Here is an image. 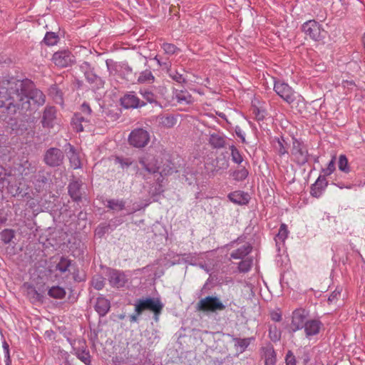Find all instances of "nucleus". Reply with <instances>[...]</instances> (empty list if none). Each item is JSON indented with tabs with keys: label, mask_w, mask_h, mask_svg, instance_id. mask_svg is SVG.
Wrapping results in <instances>:
<instances>
[{
	"label": "nucleus",
	"mask_w": 365,
	"mask_h": 365,
	"mask_svg": "<svg viewBox=\"0 0 365 365\" xmlns=\"http://www.w3.org/2000/svg\"><path fill=\"white\" fill-rule=\"evenodd\" d=\"M271 318L274 322H280L282 320V315L277 312H273L271 314Z\"/></svg>",
	"instance_id": "60"
},
{
	"label": "nucleus",
	"mask_w": 365,
	"mask_h": 365,
	"mask_svg": "<svg viewBox=\"0 0 365 365\" xmlns=\"http://www.w3.org/2000/svg\"><path fill=\"white\" fill-rule=\"evenodd\" d=\"M314 184L324 191L328 185L326 176L319 175Z\"/></svg>",
	"instance_id": "49"
},
{
	"label": "nucleus",
	"mask_w": 365,
	"mask_h": 365,
	"mask_svg": "<svg viewBox=\"0 0 365 365\" xmlns=\"http://www.w3.org/2000/svg\"><path fill=\"white\" fill-rule=\"evenodd\" d=\"M162 48L165 53L168 55H173L179 49L173 43H164L162 45Z\"/></svg>",
	"instance_id": "45"
},
{
	"label": "nucleus",
	"mask_w": 365,
	"mask_h": 365,
	"mask_svg": "<svg viewBox=\"0 0 365 365\" xmlns=\"http://www.w3.org/2000/svg\"><path fill=\"white\" fill-rule=\"evenodd\" d=\"M155 81V77L151 71L146 69L139 73L137 81L138 83H152Z\"/></svg>",
	"instance_id": "28"
},
{
	"label": "nucleus",
	"mask_w": 365,
	"mask_h": 365,
	"mask_svg": "<svg viewBox=\"0 0 365 365\" xmlns=\"http://www.w3.org/2000/svg\"><path fill=\"white\" fill-rule=\"evenodd\" d=\"M235 133L237 135V137H239L242 140L243 143L245 142V133L240 127L237 126L235 128Z\"/></svg>",
	"instance_id": "57"
},
{
	"label": "nucleus",
	"mask_w": 365,
	"mask_h": 365,
	"mask_svg": "<svg viewBox=\"0 0 365 365\" xmlns=\"http://www.w3.org/2000/svg\"><path fill=\"white\" fill-rule=\"evenodd\" d=\"M125 202L123 200L111 199L107 201V207L113 210H123Z\"/></svg>",
	"instance_id": "30"
},
{
	"label": "nucleus",
	"mask_w": 365,
	"mask_h": 365,
	"mask_svg": "<svg viewBox=\"0 0 365 365\" xmlns=\"http://www.w3.org/2000/svg\"><path fill=\"white\" fill-rule=\"evenodd\" d=\"M185 256H186L185 257V262H190V264H193V263L192 262V257H191L190 255H184Z\"/></svg>",
	"instance_id": "64"
},
{
	"label": "nucleus",
	"mask_w": 365,
	"mask_h": 365,
	"mask_svg": "<svg viewBox=\"0 0 365 365\" xmlns=\"http://www.w3.org/2000/svg\"><path fill=\"white\" fill-rule=\"evenodd\" d=\"M110 307V302L103 297L97 298L95 309L100 316H105Z\"/></svg>",
	"instance_id": "18"
},
{
	"label": "nucleus",
	"mask_w": 365,
	"mask_h": 365,
	"mask_svg": "<svg viewBox=\"0 0 365 365\" xmlns=\"http://www.w3.org/2000/svg\"><path fill=\"white\" fill-rule=\"evenodd\" d=\"M2 346L4 350L6 365H10L11 363V360L9 354V346L6 341H4Z\"/></svg>",
	"instance_id": "48"
},
{
	"label": "nucleus",
	"mask_w": 365,
	"mask_h": 365,
	"mask_svg": "<svg viewBox=\"0 0 365 365\" xmlns=\"http://www.w3.org/2000/svg\"><path fill=\"white\" fill-rule=\"evenodd\" d=\"M286 365H296L295 356L291 351H289L286 356Z\"/></svg>",
	"instance_id": "50"
},
{
	"label": "nucleus",
	"mask_w": 365,
	"mask_h": 365,
	"mask_svg": "<svg viewBox=\"0 0 365 365\" xmlns=\"http://www.w3.org/2000/svg\"><path fill=\"white\" fill-rule=\"evenodd\" d=\"M46 96L43 92L35 88L33 82L26 80H15L9 83L8 89L0 91V106L13 108L16 112L34 110L43 106Z\"/></svg>",
	"instance_id": "1"
},
{
	"label": "nucleus",
	"mask_w": 365,
	"mask_h": 365,
	"mask_svg": "<svg viewBox=\"0 0 365 365\" xmlns=\"http://www.w3.org/2000/svg\"><path fill=\"white\" fill-rule=\"evenodd\" d=\"M339 169L344 173H349V167L348 160L344 155H341L339 158Z\"/></svg>",
	"instance_id": "43"
},
{
	"label": "nucleus",
	"mask_w": 365,
	"mask_h": 365,
	"mask_svg": "<svg viewBox=\"0 0 365 365\" xmlns=\"http://www.w3.org/2000/svg\"><path fill=\"white\" fill-rule=\"evenodd\" d=\"M226 305L216 296H207L196 304V310L203 312H217L225 310Z\"/></svg>",
	"instance_id": "3"
},
{
	"label": "nucleus",
	"mask_w": 365,
	"mask_h": 365,
	"mask_svg": "<svg viewBox=\"0 0 365 365\" xmlns=\"http://www.w3.org/2000/svg\"><path fill=\"white\" fill-rule=\"evenodd\" d=\"M154 60L157 61L158 64L160 66H165L166 68H169L170 67V64L168 63H166V62H161L160 59L158 58V56H156L155 58H154Z\"/></svg>",
	"instance_id": "59"
},
{
	"label": "nucleus",
	"mask_w": 365,
	"mask_h": 365,
	"mask_svg": "<svg viewBox=\"0 0 365 365\" xmlns=\"http://www.w3.org/2000/svg\"><path fill=\"white\" fill-rule=\"evenodd\" d=\"M209 143L213 148H222L225 145V139L222 133H214L210 135Z\"/></svg>",
	"instance_id": "19"
},
{
	"label": "nucleus",
	"mask_w": 365,
	"mask_h": 365,
	"mask_svg": "<svg viewBox=\"0 0 365 365\" xmlns=\"http://www.w3.org/2000/svg\"><path fill=\"white\" fill-rule=\"evenodd\" d=\"M322 192L323 190H321L319 186H316L315 184H313L311 187V195L313 196V197H319L322 194Z\"/></svg>",
	"instance_id": "51"
},
{
	"label": "nucleus",
	"mask_w": 365,
	"mask_h": 365,
	"mask_svg": "<svg viewBox=\"0 0 365 365\" xmlns=\"http://www.w3.org/2000/svg\"><path fill=\"white\" fill-rule=\"evenodd\" d=\"M59 40L58 36L53 32H47L43 38V42L47 46H54Z\"/></svg>",
	"instance_id": "34"
},
{
	"label": "nucleus",
	"mask_w": 365,
	"mask_h": 365,
	"mask_svg": "<svg viewBox=\"0 0 365 365\" xmlns=\"http://www.w3.org/2000/svg\"><path fill=\"white\" fill-rule=\"evenodd\" d=\"M274 90L284 101L289 104L296 100V93L287 83L282 81H275Z\"/></svg>",
	"instance_id": "8"
},
{
	"label": "nucleus",
	"mask_w": 365,
	"mask_h": 365,
	"mask_svg": "<svg viewBox=\"0 0 365 365\" xmlns=\"http://www.w3.org/2000/svg\"><path fill=\"white\" fill-rule=\"evenodd\" d=\"M252 259L242 260L239 263L238 269L241 272H247L252 267Z\"/></svg>",
	"instance_id": "46"
},
{
	"label": "nucleus",
	"mask_w": 365,
	"mask_h": 365,
	"mask_svg": "<svg viewBox=\"0 0 365 365\" xmlns=\"http://www.w3.org/2000/svg\"><path fill=\"white\" fill-rule=\"evenodd\" d=\"M81 113L85 115H91V109L89 105L86 103H83L81 106Z\"/></svg>",
	"instance_id": "53"
},
{
	"label": "nucleus",
	"mask_w": 365,
	"mask_h": 365,
	"mask_svg": "<svg viewBox=\"0 0 365 365\" xmlns=\"http://www.w3.org/2000/svg\"><path fill=\"white\" fill-rule=\"evenodd\" d=\"M56 91V101H62V98H61V93L59 92L58 91H57V88L56 87H52L51 89V92L52 91Z\"/></svg>",
	"instance_id": "62"
},
{
	"label": "nucleus",
	"mask_w": 365,
	"mask_h": 365,
	"mask_svg": "<svg viewBox=\"0 0 365 365\" xmlns=\"http://www.w3.org/2000/svg\"><path fill=\"white\" fill-rule=\"evenodd\" d=\"M75 354L77 358L83 362L86 365H90L91 364V355L88 350L86 347L82 346L78 349L74 348Z\"/></svg>",
	"instance_id": "22"
},
{
	"label": "nucleus",
	"mask_w": 365,
	"mask_h": 365,
	"mask_svg": "<svg viewBox=\"0 0 365 365\" xmlns=\"http://www.w3.org/2000/svg\"><path fill=\"white\" fill-rule=\"evenodd\" d=\"M26 296L32 303L42 302L43 295L31 285L26 287Z\"/></svg>",
	"instance_id": "25"
},
{
	"label": "nucleus",
	"mask_w": 365,
	"mask_h": 365,
	"mask_svg": "<svg viewBox=\"0 0 365 365\" xmlns=\"http://www.w3.org/2000/svg\"><path fill=\"white\" fill-rule=\"evenodd\" d=\"M88 117L89 115H83L81 113H76L72 118V122H75L76 123H81L86 126L90 120Z\"/></svg>",
	"instance_id": "41"
},
{
	"label": "nucleus",
	"mask_w": 365,
	"mask_h": 365,
	"mask_svg": "<svg viewBox=\"0 0 365 365\" xmlns=\"http://www.w3.org/2000/svg\"><path fill=\"white\" fill-rule=\"evenodd\" d=\"M309 316V311L303 308L296 309L292 312V322H291V329L292 331H297L303 329L306 322L307 320V317Z\"/></svg>",
	"instance_id": "9"
},
{
	"label": "nucleus",
	"mask_w": 365,
	"mask_h": 365,
	"mask_svg": "<svg viewBox=\"0 0 365 365\" xmlns=\"http://www.w3.org/2000/svg\"><path fill=\"white\" fill-rule=\"evenodd\" d=\"M138 163L140 165L142 170H138L137 173L143 175L145 177V173L150 175H154L160 173L163 175V173H165L163 170L160 172V166L158 159L153 154L145 153L138 158Z\"/></svg>",
	"instance_id": "2"
},
{
	"label": "nucleus",
	"mask_w": 365,
	"mask_h": 365,
	"mask_svg": "<svg viewBox=\"0 0 365 365\" xmlns=\"http://www.w3.org/2000/svg\"><path fill=\"white\" fill-rule=\"evenodd\" d=\"M82 182L78 180H72L68 185V193L74 201H80L81 200V187Z\"/></svg>",
	"instance_id": "17"
},
{
	"label": "nucleus",
	"mask_w": 365,
	"mask_h": 365,
	"mask_svg": "<svg viewBox=\"0 0 365 365\" xmlns=\"http://www.w3.org/2000/svg\"><path fill=\"white\" fill-rule=\"evenodd\" d=\"M252 251V247L249 244H245L239 247L238 249L234 250L231 252L230 257L235 259H243L248 254H250Z\"/></svg>",
	"instance_id": "20"
},
{
	"label": "nucleus",
	"mask_w": 365,
	"mask_h": 365,
	"mask_svg": "<svg viewBox=\"0 0 365 365\" xmlns=\"http://www.w3.org/2000/svg\"><path fill=\"white\" fill-rule=\"evenodd\" d=\"M176 97L180 103L190 104L194 101L192 96L187 91H180L177 93Z\"/></svg>",
	"instance_id": "32"
},
{
	"label": "nucleus",
	"mask_w": 365,
	"mask_h": 365,
	"mask_svg": "<svg viewBox=\"0 0 365 365\" xmlns=\"http://www.w3.org/2000/svg\"><path fill=\"white\" fill-rule=\"evenodd\" d=\"M291 155L293 160L299 165H304L309 158L307 145L301 140L293 138Z\"/></svg>",
	"instance_id": "5"
},
{
	"label": "nucleus",
	"mask_w": 365,
	"mask_h": 365,
	"mask_svg": "<svg viewBox=\"0 0 365 365\" xmlns=\"http://www.w3.org/2000/svg\"><path fill=\"white\" fill-rule=\"evenodd\" d=\"M7 220L6 217L4 215L2 211H0V226L4 224Z\"/></svg>",
	"instance_id": "63"
},
{
	"label": "nucleus",
	"mask_w": 365,
	"mask_h": 365,
	"mask_svg": "<svg viewBox=\"0 0 365 365\" xmlns=\"http://www.w3.org/2000/svg\"><path fill=\"white\" fill-rule=\"evenodd\" d=\"M141 314H138V312H135L131 315H130L129 317V319H130V322L131 323H134V322H137L138 321V317Z\"/></svg>",
	"instance_id": "61"
},
{
	"label": "nucleus",
	"mask_w": 365,
	"mask_h": 365,
	"mask_svg": "<svg viewBox=\"0 0 365 365\" xmlns=\"http://www.w3.org/2000/svg\"><path fill=\"white\" fill-rule=\"evenodd\" d=\"M56 119V109L52 106L45 108L41 120L42 125L44 128H53L54 120Z\"/></svg>",
	"instance_id": "15"
},
{
	"label": "nucleus",
	"mask_w": 365,
	"mask_h": 365,
	"mask_svg": "<svg viewBox=\"0 0 365 365\" xmlns=\"http://www.w3.org/2000/svg\"><path fill=\"white\" fill-rule=\"evenodd\" d=\"M163 307V304L158 298L139 299L135 304V312L142 314L144 311L149 310L158 314L162 312Z\"/></svg>",
	"instance_id": "4"
},
{
	"label": "nucleus",
	"mask_w": 365,
	"mask_h": 365,
	"mask_svg": "<svg viewBox=\"0 0 365 365\" xmlns=\"http://www.w3.org/2000/svg\"><path fill=\"white\" fill-rule=\"evenodd\" d=\"M91 283L96 289L101 290L104 287L105 278L99 274L95 275L92 279Z\"/></svg>",
	"instance_id": "36"
},
{
	"label": "nucleus",
	"mask_w": 365,
	"mask_h": 365,
	"mask_svg": "<svg viewBox=\"0 0 365 365\" xmlns=\"http://www.w3.org/2000/svg\"><path fill=\"white\" fill-rule=\"evenodd\" d=\"M229 167V162L225 157L218 158L217 159V163L215 167V171L219 172L220 170H224L227 169Z\"/></svg>",
	"instance_id": "38"
},
{
	"label": "nucleus",
	"mask_w": 365,
	"mask_h": 365,
	"mask_svg": "<svg viewBox=\"0 0 365 365\" xmlns=\"http://www.w3.org/2000/svg\"><path fill=\"white\" fill-rule=\"evenodd\" d=\"M150 142L149 133L143 128H136L132 130L128 136V143L133 147L142 148Z\"/></svg>",
	"instance_id": "7"
},
{
	"label": "nucleus",
	"mask_w": 365,
	"mask_h": 365,
	"mask_svg": "<svg viewBox=\"0 0 365 365\" xmlns=\"http://www.w3.org/2000/svg\"><path fill=\"white\" fill-rule=\"evenodd\" d=\"M52 60L55 65L59 67H67L71 66L74 62V56L68 50H63L56 52L53 55Z\"/></svg>",
	"instance_id": "12"
},
{
	"label": "nucleus",
	"mask_w": 365,
	"mask_h": 365,
	"mask_svg": "<svg viewBox=\"0 0 365 365\" xmlns=\"http://www.w3.org/2000/svg\"><path fill=\"white\" fill-rule=\"evenodd\" d=\"M335 170V157H332L326 168L322 170L324 176L330 175Z\"/></svg>",
	"instance_id": "47"
},
{
	"label": "nucleus",
	"mask_w": 365,
	"mask_h": 365,
	"mask_svg": "<svg viewBox=\"0 0 365 365\" xmlns=\"http://www.w3.org/2000/svg\"><path fill=\"white\" fill-rule=\"evenodd\" d=\"M48 295L54 299H62L66 296V291L61 287L53 286L48 289Z\"/></svg>",
	"instance_id": "29"
},
{
	"label": "nucleus",
	"mask_w": 365,
	"mask_h": 365,
	"mask_svg": "<svg viewBox=\"0 0 365 365\" xmlns=\"http://www.w3.org/2000/svg\"><path fill=\"white\" fill-rule=\"evenodd\" d=\"M121 72L124 76H128L133 74V68L128 64L123 63L121 66ZM127 79H128V77H127Z\"/></svg>",
	"instance_id": "52"
},
{
	"label": "nucleus",
	"mask_w": 365,
	"mask_h": 365,
	"mask_svg": "<svg viewBox=\"0 0 365 365\" xmlns=\"http://www.w3.org/2000/svg\"><path fill=\"white\" fill-rule=\"evenodd\" d=\"M289 231L287 230V225L284 224H282L277 235L275 237V241L277 242L278 241L284 242L287 237Z\"/></svg>",
	"instance_id": "37"
},
{
	"label": "nucleus",
	"mask_w": 365,
	"mask_h": 365,
	"mask_svg": "<svg viewBox=\"0 0 365 365\" xmlns=\"http://www.w3.org/2000/svg\"><path fill=\"white\" fill-rule=\"evenodd\" d=\"M230 200L239 205H243L248 202V195L243 192H235L229 195Z\"/></svg>",
	"instance_id": "24"
},
{
	"label": "nucleus",
	"mask_w": 365,
	"mask_h": 365,
	"mask_svg": "<svg viewBox=\"0 0 365 365\" xmlns=\"http://www.w3.org/2000/svg\"><path fill=\"white\" fill-rule=\"evenodd\" d=\"M302 30L312 40L319 41L325 38L327 32L315 20H309L302 24Z\"/></svg>",
	"instance_id": "6"
},
{
	"label": "nucleus",
	"mask_w": 365,
	"mask_h": 365,
	"mask_svg": "<svg viewBox=\"0 0 365 365\" xmlns=\"http://www.w3.org/2000/svg\"><path fill=\"white\" fill-rule=\"evenodd\" d=\"M63 158L64 155L60 149L51 148L46 152L44 162L51 167H56L63 163Z\"/></svg>",
	"instance_id": "10"
},
{
	"label": "nucleus",
	"mask_w": 365,
	"mask_h": 365,
	"mask_svg": "<svg viewBox=\"0 0 365 365\" xmlns=\"http://www.w3.org/2000/svg\"><path fill=\"white\" fill-rule=\"evenodd\" d=\"M284 144H285V141L283 138L277 139V145H275V148L277 150L278 154L280 156L287 154V149L285 147Z\"/></svg>",
	"instance_id": "44"
},
{
	"label": "nucleus",
	"mask_w": 365,
	"mask_h": 365,
	"mask_svg": "<svg viewBox=\"0 0 365 365\" xmlns=\"http://www.w3.org/2000/svg\"><path fill=\"white\" fill-rule=\"evenodd\" d=\"M72 267V261L67 257H61L59 262L56 265V270L61 274L70 272V267Z\"/></svg>",
	"instance_id": "26"
},
{
	"label": "nucleus",
	"mask_w": 365,
	"mask_h": 365,
	"mask_svg": "<svg viewBox=\"0 0 365 365\" xmlns=\"http://www.w3.org/2000/svg\"><path fill=\"white\" fill-rule=\"evenodd\" d=\"M117 160L123 168H128L132 165V161L128 158L123 159L118 158Z\"/></svg>",
	"instance_id": "55"
},
{
	"label": "nucleus",
	"mask_w": 365,
	"mask_h": 365,
	"mask_svg": "<svg viewBox=\"0 0 365 365\" xmlns=\"http://www.w3.org/2000/svg\"><path fill=\"white\" fill-rule=\"evenodd\" d=\"M81 67L84 71L85 77L89 83L94 84L97 88L103 86L104 81L93 72L88 62H84Z\"/></svg>",
	"instance_id": "14"
},
{
	"label": "nucleus",
	"mask_w": 365,
	"mask_h": 365,
	"mask_svg": "<svg viewBox=\"0 0 365 365\" xmlns=\"http://www.w3.org/2000/svg\"><path fill=\"white\" fill-rule=\"evenodd\" d=\"M252 339V338H235L234 339L235 341V346L240 349V353H242L248 347Z\"/></svg>",
	"instance_id": "31"
},
{
	"label": "nucleus",
	"mask_w": 365,
	"mask_h": 365,
	"mask_svg": "<svg viewBox=\"0 0 365 365\" xmlns=\"http://www.w3.org/2000/svg\"><path fill=\"white\" fill-rule=\"evenodd\" d=\"M122 106L125 108H137L145 106V103L140 100L134 92H129L120 98Z\"/></svg>",
	"instance_id": "13"
},
{
	"label": "nucleus",
	"mask_w": 365,
	"mask_h": 365,
	"mask_svg": "<svg viewBox=\"0 0 365 365\" xmlns=\"http://www.w3.org/2000/svg\"><path fill=\"white\" fill-rule=\"evenodd\" d=\"M140 93L148 103L158 104L157 96L153 92L147 89H141Z\"/></svg>",
	"instance_id": "35"
},
{
	"label": "nucleus",
	"mask_w": 365,
	"mask_h": 365,
	"mask_svg": "<svg viewBox=\"0 0 365 365\" xmlns=\"http://www.w3.org/2000/svg\"><path fill=\"white\" fill-rule=\"evenodd\" d=\"M230 150L232 161L237 164H240L243 161V158L239 150L234 145L230 147Z\"/></svg>",
	"instance_id": "42"
},
{
	"label": "nucleus",
	"mask_w": 365,
	"mask_h": 365,
	"mask_svg": "<svg viewBox=\"0 0 365 365\" xmlns=\"http://www.w3.org/2000/svg\"><path fill=\"white\" fill-rule=\"evenodd\" d=\"M72 125H73V129L76 132H82L84 129L83 124H82L81 123H76L75 122H72Z\"/></svg>",
	"instance_id": "58"
},
{
	"label": "nucleus",
	"mask_w": 365,
	"mask_h": 365,
	"mask_svg": "<svg viewBox=\"0 0 365 365\" xmlns=\"http://www.w3.org/2000/svg\"><path fill=\"white\" fill-rule=\"evenodd\" d=\"M341 296V292L338 290H335L333 292L329 297L328 301L331 303L334 300L337 299Z\"/></svg>",
	"instance_id": "56"
},
{
	"label": "nucleus",
	"mask_w": 365,
	"mask_h": 365,
	"mask_svg": "<svg viewBox=\"0 0 365 365\" xmlns=\"http://www.w3.org/2000/svg\"><path fill=\"white\" fill-rule=\"evenodd\" d=\"M168 73L169 76L178 83H185L187 82L186 78L177 70H172L169 68L168 69Z\"/></svg>",
	"instance_id": "33"
},
{
	"label": "nucleus",
	"mask_w": 365,
	"mask_h": 365,
	"mask_svg": "<svg viewBox=\"0 0 365 365\" xmlns=\"http://www.w3.org/2000/svg\"><path fill=\"white\" fill-rule=\"evenodd\" d=\"M107 277L110 284L113 287H123L128 282V277L124 272L117 269H109Z\"/></svg>",
	"instance_id": "11"
},
{
	"label": "nucleus",
	"mask_w": 365,
	"mask_h": 365,
	"mask_svg": "<svg viewBox=\"0 0 365 365\" xmlns=\"http://www.w3.org/2000/svg\"><path fill=\"white\" fill-rule=\"evenodd\" d=\"M1 240L5 243H9L15 236L14 231L13 230L5 229L1 233Z\"/></svg>",
	"instance_id": "39"
},
{
	"label": "nucleus",
	"mask_w": 365,
	"mask_h": 365,
	"mask_svg": "<svg viewBox=\"0 0 365 365\" xmlns=\"http://www.w3.org/2000/svg\"><path fill=\"white\" fill-rule=\"evenodd\" d=\"M248 170L245 168H242L240 170L235 171L232 173V177L235 180H244L248 175Z\"/></svg>",
	"instance_id": "40"
},
{
	"label": "nucleus",
	"mask_w": 365,
	"mask_h": 365,
	"mask_svg": "<svg viewBox=\"0 0 365 365\" xmlns=\"http://www.w3.org/2000/svg\"><path fill=\"white\" fill-rule=\"evenodd\" d=\"M265 365H275L276 353L271 344L263 348Z\"/></svg>",
	"instance_id": "21"
},
{
	"label": "nucleus",
	"mask_w": 365,
	"mask_h": 365,
	"mask_svg": "<svg viewBox=\"0 0 365 365\" xmlns=\"http://www.w3.org/2000/svg\"><path fill=\"white\" fill-rule=\"evenodd\" d=\"M67 155L69 159L71 166L73 169H78L81 168V163L78 154L75 151L73 147L71 145H69V150L67 153Z\"/></svg>",
	"instance_id": "23"
},
{
	"label": "nucleus",
	"mask_w": 365,
	"mask_h": 365,
	"mask_svg": "<svg viewBox=\"0 0 365 365\" xmlns=\"http://www.w3.org/2000/svg\"><path fill=\"white\" fill-rule=\"evenodd\" d=\"M159 124L165 128H173L177 123L176 118L173 115H160L158 117Z\"/></svg>",
	"instance_id": "27"
},
{
	"label": "nucleus",
	"mask_w": 365,
	"mask_h": 365,
	"mask_svg": "<svg viewBox=\"0 0 365 365\" xmlns=\"http://www.w3.org/2000/svg\"><path fill=\"white\" fill-rule=\"evenodd\" d=\"M322 326V322L318 319H310L306 322L304 331L307 337L317 335Z\"/></svg>",
	"instance_id": "16"
},
{
	"label": "nucleus",
	"mask_w": 365,
	"mask_h": 365,
	"mask_svg": "<svg viewBox=\"0 0 365 365\" xmlns=\"http://www.w3.org/2000/svg\"><path fill=\"white\" fill-rule=\"evenodd\" d=\"M253 113L255 115V117L258 120H262L264 118V110H261L258 108H255L253 109Z\"/></svg>",
	"instance_id": "54"
}]
</instances>
